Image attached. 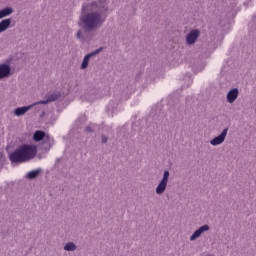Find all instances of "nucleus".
<instances>
[{"mask_svg":"<svg viewBox=\"0 0 256 256\" xmlns=\"http://www.w3.org/2000/svg\"><path fill=\"white\" fill-rule=\"evenodd\" d=\"M101 51H103V47H100V48L96 49L94 52L87 54V56L91 59V57H95L96 55H99V53H101Z\"/></svg>","mask_w":256,"mask_h":256,"instance_id":"17","label":"nucleus"},{"mask_svg":"<svg viewBox=\"0 0 256 256\" xmlns=\"http://www.w3.org/2000/svg\"><path fill=\"white\" fill-rule=\"evenodd\" d=\"M46 98H48V101H50V103L59 101V99H61V92L55 91L49 95H46Z\"/></svg>","mask_w":256,"mask_h":256,"instance_id":"13","label":"nucleus"},{"mask_svg":"<svg viewBox=\"0 0 256 256\" xmlns=\"http://www.w3.org/2000/svg\"><path fill=\"white\" fill-rule=\"evenodd\" d=\"M91 58L86 55L84 58H83V61H82V64H81V69H87V67H89V60Z\"/></svg>","mask_w":256,"mask_h":256,"instance_id":"16","label":"nucleus"},{"mask_svg":"<svg viewBox=\"0 0 256 256\" xmlns=\"http://www.w3.org/2000/svg\"><path fill=\"white\" fill-rule=\"evenodd\" d=\"M13 63V56L6 58L3 63H0V80L9 79L13 75V70L11 69V64Z\"/></svg>","mask_w":256,"mask_h":256,"instance_id":"4","label":"nucleus"},{"mask_svg":"<svg viewBox=\"0 0 256 256\" xmlns=\"http://www.w3.org/2000/svg\"><path fill=\"white\" fill-rule=\"evenodd\" d=\"M64 251H77V245L74 242H68L64 246Z\"/></svg>","mask_w":256,"mask_h":256,"instance_id":"15","label":"nucleus"},{"mask_svg":"<svg viewBox=\"0 0 256 256\" xmlns=\"http://www.w3.org/2000/svg\"><path fill=\"white\" fill-rule=\"evenodd\" d=\"M129 95L127 94V92H125V94H122V99H128Z\"/></svg>","mask_w":256,"mask_h":256,"instance_id":"25","label":"nucleus"},{"mask_svg":"<svg viewBox=\"0 0 256 256\" xmlns=\"http://www.w3.org/2000/svg\"><path fill=\"white\" fill-rule=\"evenodd\" d=\"M48 103H50V101H49V98L46 97V100H41V101L36 102L32 105H33V107H35V105H48Z\"/></svg>","mask_w":256,"mask_h":256,"instance_id":"20","label":"nucleus"},{"mask_svg":"<svg viewBox=\"0 0 256 256\" xmlns=\"http://www.w3.org/2000/svg\"><path fill=\"white\" fill-rule=\"evenodd\" d=\"M108 109H112V111H115V107H113V102L109 103Z\"/></svg>","mask_w":256,"mask_h":256,"instance_id":"24","label":"nucleus"},{"mask_svg":"<svg viewBox=\"0 0 256 256\" xmlns=\"http://www.w3.org/2000/svg\"><path fill=\"white\" fill-rule=\"evenodd\" d=\"M5 165V156H3V153L0 152V169Z\"/></svg>","mask_w":256,"mask_h":256,"instance_id":"21","label":"nucleus"},{"mask_svg":"<svg viewBox=\"0 0 256 256\" xmlns=\"http://www.w3.org/2000/svg\"><path fill=\"white\" fill-rule=\"evenodd\" d=\"M199 35H201V31H199V29L191 30L186 36L187 45H195V43H197V39H199Z\"/></svg>","mask_w":256,"mask_h":256,"instance_id":"7","label":"nucleus"},{"mask_svg":"<svg viewBox=\"0 0 256 256\" xmlns=\"http://www.w3.org/2000/svg\"><path fill=\"white\" fill-rule=\"evenodd\" d=\"M8 157L12 164L19 165L21 163H27V161H31V159L37 157V146L31 144L20 145Z\"/></svg>","mask_w":256,"mask_h":256,"instance_id":"2","label":"nucleus"},{"mask_svg":"<svg viewBox=\"0 0 256 256\" xmlns=\"http://www.w3.org/2000/svg\"><path fill=\"white\" fill-rule=\"evenodd\" d=\"M77 39H83V31L78 30L76 34Z\"/></svg>","mask_w":256,"mask_h":256,"instance_id":"22","label":"nucleus"},{"mask_svg":"<svg viewBox=\"0 0 256 256\" xmlns=\"http://www.w3.org/2000/svg\"><path fill=\"white\" fill-rule=\"evenodd\" d=\"M227 133H229L228 127L225 128L218 136L210 140V145H212L213 147H217V145L225 143V139H227Z\"/></svg>","mask_w":256,"mask_h":256,"instance_id":"6","label":"nucleus"},{"mask_svg":"<svg viewBox=\"0 0 256 256\" xmlns=\"http://www.w3.org/2000/svg\"><path fill=\"white\" fill-rule=\"evenodd\" d=\"M33 140L36 141L37 143H39V141H42L43 143L42 150L46 152L49 151L51 147H53V144L55 143V141L53 140V138H51V136H49V134H46L41 130H37L34 133Z\"/></svg>","mask_w":256,"mask_h":256,"instance_id":"3","label":"nucleus"},{"mask_svg":"<svg viewBox=\"0 0 256 256\" xmlns=\"http://www.w3.org/2000/svg\"><path fill=\"white\" fill-rule=\"evenodd\" d=\"M13 11L14 10L12 7H5L3 9H0V19H5V17L13 15Z\"/></svg>","mask_w":256,"mask_h":256,"instance_id":"12","label":"nucleus"},{"mask_svg":"<svg viewBox=\"0 0 256 256\" xmlns=\"http://www.w3.org/2000/svg\"><path fill=\"white\" fill-rule=\"evenodd\" d=\"M86 133H95V125L94 124H89L85 128Z\"/></svg>","mask_w":256,"mask_h":256,"instance_id":"18","label":"nucleus"},{"mask_svg":"<svg viewBox=\"0 0 256 256\" xmlns=\"http://www.w3.org/2000/svg\"><path fill=\"white\" fill-rule=\"evenodd\" d=\"M43 172V170L41 168H38L36 170H32L30 172H28L26 174L27 179H37V177H39V175H41V173Z\"/></svg>","mask_w":256,"mask_h":256,"instance_id":"14","label":"nucleus"},{"mask_svg":"<svg viewBox=\"0 0 256 256\" xmlns=\"http://www.w3.org/2000/svg\"><path fill=\"white\" fill-rule=\"evenodd\" d=\"M184 79L185 81H188L187 87H190L191 84L193 83V78H191V73H187Z\"/></svg>","mask_w":256,"mask_h":256,"instance_id":"19","label":"nucleus"},{"mask_svg":"<svg viewBox=\"0 0 256 256\" xmlns=\"http://www.w3.org/2000/svg\"><path fill=\"white\" fill-rule=\"evenodd\" d=\"M169 175H170L169 170H165L161 181L159 182V184L155 189L156 195H163V193L167 191V185L169 183Z\"/></svg>","mask_w":256,"mask_h":256,"instance_id":"5","label":"nucleus"},{"mask_svg":"<svg viewBox=\"0 0 256 256\" xmlns=\"http://www.w3.org/2000/svg\"><path fill=\"white\" fill-rule=\"evenodd\" d=\"M209 229H211L209 227V225H203L201 226L199 229H197L191 236H190V241H195V239H199V237L201 235H203V233H205V231H209Z\"/></svg>","mask_w":256,"mask_h":256,"instance_id":"8","label":"nucleus"},{"mask_svg":"<svg viewBox=\"0 0 256 256\" xmlns=\"http://www.w3.org/2000/svg\"><path fill=\"white\" fill-rule=\"evenodd\" d=\"M30 109H33V105H28V106H23V107H18L14 110V115L16 117H23L27 111H30Z\"/></svg>","mask_w":256,"mask_h":256,"instance_id":"10","label":"nucleus"},{"mask_svg":"<svg viewBox=\"0 0 256 256\" xmlns=\"http://www.w3.org/2000/svg\"><path fill=\"white\" fill-rule=\"evenodd\" d=\"M237 97H239V89L233 88L227 93V103H235V101H237Z\"/></svg>","mask_w":256,"mask_h":256,"instance_id":"9","label":"nucleus"},{"mask_svg":"<svg viewBox=\"0 0 256 256\" xmlns=\"http://www.w3.org/2000/svg\"><path fill=\"white\" fill-rule=\"evenodd\" d=\"M92 7H95L98 10H92L90 12L85 13V6L82 7V14L80 15V23L83 30L86 33H91L93 31H97V29H101L103 27V23L107 21V11H109V7L106 5H99L97 1L91 3Z\"/></svg>","mask_w":256,"mask_h":256,"instance_id":"1","label":"nucleus"},{"mask_svg":"<svg viewBox=\"0 0 256 256\" xmlns=\"http://www.w3.org/2000/svg\"><path fill=\"white\" fill-rule=\"evenodd\" d=\"M11 27V18H6L0 21V33H5Z\"/></svg>","mask_w":256,"mask_h":256,"instance_id":"11","label":"nucleus"},{"mask_svg":"<svg viewBox=\"0 0 256 256\" xmlns=\"http://www.w3.org/2000/svg\"><path fill=\"white\" fill-rule=\"evenodd\" d=\"M101 139H102V143H107V141H109V138H107V136L105 135H102Z\"/></svg>","mask_w":256,"mask_h":256,"instance_id":"23","label":"nucleus"}]
</instances>
